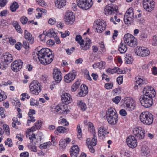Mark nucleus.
<instances>
[{"label":"nucleus","instance_id":"e2e57ef3","mask_svg":"<svg viewBox=\"0 0 157 157\" xmlns=\"http://www.w3.org/2000/svg\"><path fill=\"white\" fill-rule=\"evenodd\" d=\"M29 44L28 42L26 41H23V46L25 48L28 49L29 48Z\"/></svg>","mask_w":157,"mask_h":157},{"label":"nucleus","instance_id":"412c9836","mask_svg":"<svg viewBox=\"0 0 157 157\" xmlns=\"http://www.w3.org/2000/svg\"><path fill=\"white\" fill-rule=\"evenodd\" d=\"M71 157H76L79 152V148L77 145H75L70 150Z\"/></svg>","mask_w":157,"mask_h":157},{"label":"nucleus","instance_id":"49530a36","mask_svg":"<svg viewBox=\"0 0 157 157\" xmlns=\"http://www.w3.org/2000/svg\"><path fill=\"white\" fill-rule=\"evenodd\" d=\"M140 39L141 40H144L147 37V35L145 33H142L140 35Z\"/></svg>","mask_w":157,"mask_h":157},{"label":"nucleus","instance_id":"c85d7f7f","mask_svg":"<svg viewBox=\"0 0 157 157\" xmlns=\"http://www.w3.org/2000/svg\"><path fill=\"white\" fill-rule=\"evenodd\" d=\"M25 38L26 40H32V43L33 42V37L31 34L26 30L25 31Z\"/></svg>","mask_w":157,"mask_h":157},{"label":"nucleus","instance_id":"ddd939ff","mask_svg":"<svg viewBox=\"0 0 157 157\" xmlns=\"http://www.w3.org/2000/svg\"><path fill=\"white\" fill-rule=\"evenodd\" d=\"M143 6L147 11L151 12L154 8V2L153 0H144Z\"/></svg>","mask_w":157,"mask_h":157},{"label":"nucleus","instance_id":"5fc2aeb1","mask_svg":"<svg viewBox=\"0 0 157 157\" xmlns=\"http://www.w3.org/2000/svg\"><path fill=\"white\" fill-rule=\"evenodd\" d=\"M77 131L78 133L77 135L78 136V135L79 136H81L82 135V130L80 127V125L79 124L78 125L77 127Z\"/></svg>","mask_w":157,"mask_h":157},{"label":"nucleus","instance_id":"f03ea898","mask_svg":"<svg viewBox=\"0 0 157 157\" xmlns=\"http://www.w3.org/2000/svg\"><path fill=\"white\" fill-rule=\"evenodd\" d=\"M111 108L109 109L106 112V117L108 122L111 124H115L118 121V115Z\"/></svg>","mask_w":157,"mask_h":157},{"label":"nucleus","instance_id":"a211bd4d","mask_svg":"<svg viewBox=\"0 0 157 157\" xmlns=\"http://www.w3.org/2000/svg\"><path fill=\"white\" fill-rule=\"evenodd\" d=\"M65 21L67 25H72L75 21V17L72 12H67L65 15Z\"/></svg>","mask_w":157,"mask_h":157},{"label":"nucleus","instance_id":"b1692460","mask_svg":"<svg viewBox=\"0 0 157 157\" xmlns=\"http://www.w3.org/2000/svg\"><path fill=\"white\" fill-rule=\"evenodd\" d=\"M42 123L41 120H38L37 122L34 124V125L31 127L30 130L33 132L36 131V130H39L41 128Z\"/></svg>","mask_w":157,"mask_h":157},{"label":"nucleus","instance_id":"603ef678","mask_svg":"<svg viewBox=\"0 0 157 157\" xmlns=\"http://www.w3.org/2000/svg\"><path fill=\"white\" fill-rule=\"evenodd\" d=\"M105 86L107 89H110L113 86V84L111 83H106L105 84Z\"/></svg>","mask_w":157,"mask_h":157},{"label":"nucleus","instance_id":"864d4df0","mask_svg":"<svg viewBox=\"0 0 157 157\" xmlns=\"http://www.w3.org/2000/svg\"><path fill=\"white\" fill-rule=\"evenodd\" d=\"M3 128L4 129L6 130V134L8 135L10 134V132L9 130V126L6 124H4L3 126Z\"/></svg>","mask_w":157,"mask_h":157},{"label":"nucleus","instance_id":"cd10ccee","mask_svg":"<svg viewBox=\"0 0 157 157\" xmlns=\"http://www.w3.org/2000/svg\"><path fill=\"white\" fill-rule=\"evenodd\" d=\"M133 9L132 7L128 9V21L132 20L134 18Z\"/></svg>","mask_w":157,"mask_h":157},{"label":"nucleus","instance_id":"a878e982","mask_svg":"<svg viewBox=\"0 0 157 157\" xmlns=\"http://www.w3.org/2000/svg\"><path fill=\"white\" fill-rule=\"evenodd\" d=\"M141 151L142 155L146 156L149 153L150 150L146 146H144L142 147Z\"/></svg>","mask_w":157,"mask_h":157},{"label":"nucleus","instance_id":"f257e3e1","mask_svg":"<svg viewBox=\"0 0 157 157\" xmlns=\"http://www.w3.org/2000/svg\"><path fill=\"white\" fill-rule=\"evenodd\" d=\"M36 53L40 63L44 65L51 63L54 58L52 51L48 48H43Z\"/></svg>","mask_w":157,"mask_h":157},{"label":"nucleus","instance_id":"37998d69","mask_svg":"<svg viewBox=\"0 0 157 157\" xmlns=\"http://www.w3.org/2000/svg\"><path fill=\"white\" fill-rule=\"evenodd\" d=\"M36 1L42 7H45L47 5L46 3L43 0H36Z\"/></svg>","mask_w":157,"mask_h":157},{"label":"nucleus","instance_id":"f704fd0d","mask_svg":"<svg viewBox=\"0 0 157 157\" xmlns=\"http://www.w3.org/2000/svg\"><path fill=\"white\" fill-rule=\"evenodd\" d=\"M78 105L83 111H85L86 108V105L82 101H80L78 102Z\"/></svg>","mask_w":157,"mask_h":157},{"label":"nucleus","instance_id":"e433bc0d","mask_svg":"<svg viewBox=\"0 0 157 157\" xmlns=\"http://www.w3.org/2000/svg\"><path fill=\"white\" fill-rule=\"evenodd\" d=\"M6 98V94L4 92L0 90V102L5 100Z\"/></svg>","mask_w":157,"mask_h":157},{"label":"nucleus","instance_id":"f3484780","mask_svg":"<svg viewBox=\"0 0 157 157\" xmlns=\"http://www.w3.org/2000/svg\"><path fill=\"white\" fill-rule=\"evenodd\" d=\"M77 72L75 71L71 72L67 74L64 77V80L67 83H70L75 78Z\"/></svg>","mask_w":157,"mask_h":157},{"label":"nucleus","instance_id":"8fccbe9b","mask_svg":"<svg viewBox=\"0 0 157 157\" xmlns=\"http://www.w3.org/2000/svg\"><path fill=\"white\" fill-rule=\"evenodd\" d=\"M119 113L121 116L124 117L126 116L127 114V113L125 110L121 109L119 111Z\"/></svg>","mask_w":157,"mask_h":157},{"label":"nucleus","instance_id":"5701e85b","mask_svg":"<svg viewBox=\"0 0 157 157\" xmlns=\"http://www.w3.org/2000/svg\"><path fill=\"white\" fill-rule=\"evenodd\" d=\"M109 133V132L107 131L106 128L103 127H101L99 128L98 132V135L99 137L102 136L105 137V135Z\"/></svg>","mask_w":157,"mask_h":157},{"label":"nucleus","instance_id":"c9c22d12","mask_svg":"<svg viewBox=\"0 0 157 157\" xmlns=\"http://www.w3.org/2000/svg\"><path fill=\"white\" fill-rule=\"evenodd\" d=\"M75 40L80 45H82L84 42V40L82 39V36L80 35H77L76 36Z\"/></svg>","mask_w":157,"mask_h":157},{"label":"nucleus","instance_id":"aec40b11","mask_svg":"<svg viewBox=\"0 0 157 157\" xmlns=\"http://www.w3.org/2000/svg\"><path fill=\"white\" fill-rule=\"evenodd\" d=\"M128 45L132 47H135L137 44L136 39L132 35L128 33Z\"/></svg>","mask_w":157,"mask_h":157},{"label":"nucleus","instance_id":"72a5a7b5","mask_svg":"<svg viewBox=\"0 0 157 157\" xmlns=\"http://www.w3.org/2000/svg\"><path fill=\"white\" fill-rule=\"evenodd\" d=\"M87 125L88 126V129L89 131L91 133H95V132H94L95 130L93 123L89 122L88 123Z\"/></svg>","mask_w":157,"mask_h":157},{"label":"nucleus","instance_id":"c756f323","mask_svg":"<svg viewBox=\"0 0 157 157\" xmlns=\"http://www.w3.org/2000/svg\"><path fill=\"white\" fill-rule=\"evenodd\" d=\"M18 8L19 5L16 2H14L10 7V10L12 12H15Z\"/></svg>","mask_w":157,"mask_h":157},{"label":"nucleus","instance_id":"7c9ffc66","mask_svg":"<svg viewBox=\"0 0 157 157\" xmlns=\"http://www.w3.org/2000/svg\"><path fill=\"white\" fill-rule=\"evenodd\" d=\"M86 144L88 145V147L89 148V150L92 153H94L95 152V150L92 147L93 145L91 144V142L90 138L87 139L86 140Z\"/></svg>","mask_w":157,"mask_h":157},{"label":"nucleus","instance_id":"473e14b6","mask_svg":"<svg viewBox=\"0 0 157 157\" xmlns=\"http://www.w3.org/2000/svg\"><path fill=\"white\" fill-rule=\"evenodd\" d=\"M67 128L63 126H59L58 127L57 131H55V132H58L60 133H65L67 132Z\"/></svg>","mask_w":157,"mask_h":157},{"label":"nucleus","instance_id":"58836bf2","mask_svg":"<svg viewBox=\"0 0 157 157\" xmlns=\"http://www.w3.org/2000/svg\"><path fill=\"white\" fill-rule=\"evenodd\" d=\"M59 145L60 147L65 148L67 146V144L65 142V140L64 139H61L59 142Z\"/></svg>","mask_w":157,"mask_h":157},{"label":"nucleus","instance_id":"a18cd8bd","mask_svg":"<svg viewBox=\"0 0 157 157\" xmlns=\"http://www.w3.org/2000/svg\"><path fill=\"white\" fill-rule=\"evenodd\" d=\"M28 19L25 17H22L20 18V21L23 24H25L27 22Z\"/></svg>","mask_w":157,"mask_h":157},{"label":"nucleus","instance_id":"c03bdc74","mask_svg":"<svg viewBox=\"0 0 157 157\" xmlns=\"http://www.w3.org/2000/svg\"><path fill=\"white\" fill-rule=\"evenodd\" d=\"M48 143H49V145L51 144V143L50 142H47L46 143H44L43 144H41L40 145V148L41 149H44L47 148L48 146Z\"/></svg>","mask_w":157,"mask_h":157},{"label":"nucleus","instance_id":"4468645a","mask_svg":"<svg viewBox=\"0 0 157 157\" xmlns=\"http://www.w3.org/2000/svg\"><path fill=\"white\" fill-rule=\"evenodd\" d=\"M118 10V7L116 5H114L113 4H109L106 6L104 11L106 13L109 15H111L113 13H115L114 12L117 13Z\"/></svg>","mask_w":157,"mask_h":157},{"label":"nucleus","instance_id":"9d476101","mask_svg":"<svg viewBox=\"0 0 157 157\" xmlns=\"http://www.w3.org/2000/svg\"><path fill=\"white\" fill-rule=\"evenodd\" d=\"M133 132L137 139L140 140L144 138L145 131L144 129L142 127H139L134 128L133 130Z\"/></svg>","mask_w":157,"mask_h":157},{"label":"nucleus","instance_id":"09e8293b","mask_svg":"<svg viewBox=\"0 0 157 157\" xmlns=\"http://www.w3.org/2000/svg\"><path fill=\"white\" fill-rule=\"evenodd\" d=\"M157 44V36H153L152 40V45L153 46H156Z\"/></svg>","mask_w":157,"mask_h":157},{"label":"nucleus","instance_id":"39448f33","mask_svg":"<svg viewBox=\"0 0 157 157\" xmlns=\"http://www.w3.org/2000/svg\"><path fill=\"white\" fill-rule=\"evenodd\" d=\"M106 26L105 21L101 19L95 21L94 23V28L96 29L97 32L101 33L104 31Z\"/></svg>","mask_w":157,"mask_h":157},{"label":"nucleus","instance_id":"052dcab7","mask_svg":"<svg viewBox=\"0 0 157 157\" xmlns=\"http://www.w3.org/2000/svg\"><path fill=\"white\" fill-rule=\"evenodd\" d=\"M85 77L86 79L90 81L92 80V79L89 75V72L88 71H86L85 73Z\"/></svg>","mask_w":157,"mask_h":157},{"label":"nucleus","instance_id":"20e7f679","mask_svg":"<svg viewBox=\"0 0 157 157\" xmlns=\"http://www.w3.org/2000/svg\"><path fill=\"white\" fill-rule=\"evenodd\" d=\"M140 121L144 124L150 125L153 123V116L148 112L142 113L140 114Z\"/></svg>","mask_w":157,"mask_h":157},{"label":"nucleus","instance_id":"dca6fc26","mask_svg":"<svg viewBox=\"0 0 157 157\" xmlns=\"http://www.w3.org/2000/svg\"><path fill=\"white\" fill-rule=\"evenodd\" d=\"M61 72L59 69L57 68H55L54 69L53 76L54 79L55 80V83L53 82L54 85H55V83H59L61 80Z\"/></svg>","mask_w":157,"mask_h":157},{"label":"nucleus","instance_id":"bb28decb","mask_svg":"<svg viewBox=\"0 0 157 157\" xmlns=\"http://www.w3.org/2000/svg\"><path fill=\"white\" fill-rule=\"evenodd\" d=\"M12 25L15 28L16 30L18 33H22V30L18 23L16 21H14L13 22Z\"/></svg>","mask_w":157,"mask_h":157},{"label":"nucleus","instance_id":"338daca9","mask_svg":"<svg viewBox=\"0 0 157 157\" xmlns=\"http://www.w3.org/2000/svg\"><path fill=\"white\" fill-rule=\"evenodd\" d=\"M35 114V111L33 109H30L29 112L28 113V115L29 116H32L33 115Z\"/></svg>","mask_w":157,"mask_h":157},{"label":"nucleus","instance_id":"bf43d9fd","mask_svg":"<svg viewBox=\"0 0 157 157\" xmlns=\"http://www.w3.org/2000/svg\"><path fill=\"white\" fill-rule=\"evenodd\" d=\"M74 50L75 48L74 47H72L70 49H67L66 50V52L68 55H70Z\"/></svg>","mask_w":157,"mask_h":157},{"label":"nucleus","instance_id":"4c0bfd02","mask_svg":"<svg viewBox=\"0 0 157 157\" xmlns=\"http://www.w3.org/2000/svg\"><path fill=\"white\" fill-rule=\"evenodd\" d=\"M88 91L87 90L83 91L82 90H80V91L78 94V96L79 97H84L88 93Z\"/></svg>","mask_w":157,"mask_h":157},{"label":"nucleus","instance_id":"2f4dec72","mask_svg":"<svg viewBox=\"0 0 157 157\" xmlns=\"http://www.w3.org/2000/svg\"><path fill=\"white\" fill-rule=\"evenodd\" d=\"M80 82L78 81H77L71 86V91L72 92H75L77 89L78 88L80 85Z\"/></svg>","mask_w":157,"mask_h":157},{"label":"nucleus","instance_id":"0eeeda50","mask_svg":"<svg viewBox=\"0 0 157 157\" xmlns=\"http://www.w3.org/2000/svg\"><path fill=\"white\" fill-rule=\"evenodd\" d=\"M134 52L136 55L142 57L146 56L149 55L150 53L148 49L138 46L135 48Z\"/></svg>","mask_w":157,"mask_h":157},{"label":"nucleus","instance_id":"6ab92c4d","mask_svg":"<svg viewBox=\"0 0 157 157\" xmlns=\"http://www.w3.org/2000/svg\"><path fill=\"white\" fill-rule=\"evenodd\" d=\"M137 146V141L135 137L133 136H128V146L130 148H134Z\"/></svg>","mask_w":157,"mask_h":157},{"label":"nucleus","instance_id":"1a4fd4ad","mask_svg":"<svg viewBox=\"0 0 157 157\" xmlns=\"http://www.w3.org/2000/svg\"><path fill=\"white\" fill-rule=\"evenodd\" d=\"M30 90L32 94L37 95L40 91V87L39 83L35 81L30 83L29 85Z\"/></svg>","mask_w":157,"mask_h":157},{"label":"nucleus","instance_id":"6e6d98bb","mask_svg":"<svg viewBox=\"0 0 157 157\" xmlns=\"http://www.w3.org/2000/svg\"><path fill=\"white\" fill-rule=\"evenodd\" d=\"M8 23L6 21L2 19L1 21V26L3 27L4 26L7 25Z\"/></svg>","mask_w":157,"mask_h":157},{"label":"nucleus","instance_id":"680f3d73","mask_svg":"<svg viewBox=\"0 0 157 157\" xmlns=\"http://www.w3.org/2000/svg\"><path fill=\"white\" fill-rule=\"evenodd\" d=\"M29 153L28 152H24L21 153L20 155V157H28Z\"/></svg>","mask_w":157,"mask_h":157},{"label":"nucleus","instance_id":"4d7b16f0","mask_svg":"<svg viewBox=\"0 0 157 157\" xmlns=\"http://www.w3.org/2000/svg\"><path fill=\"white\" fill-rule=\"evenodd\" d=\"M117 81L119 84H121L122 83L123 81V76H121L117 78Z\"/></svg>","mask_w":157,"mask_h":157},{"label":"nucleus","instance_id":"393cba45","mask_svg":"<svg viewBox=\"0 0 157 157\" xmlns=\"http://www.w3.org/2000/svg\"><path fill=\"white\" fill-rule=\"evenodd\" d=\"M55 2L56 7L59 9L63 7L66 4L65 0H56Z\"/></svg>","mask_w":157,"mask_h":157},{"label":"nucleus","instance_id":"774afa93","mask_svg":"<svg viewBox=\"0 0 157 157\" xmlns=\"http://www.w3.org/2000/svg\"><path fill=\"white\" fill-rule=\"evenodd\" d=\"M9 41L10 44L12 45H13L16 43V40L13 39L12 37L10 38Z\"/></svg>","mask_w":157,"mask_h":157},{"label":"nucleus","instance_id":"f8f14e48","mask_svg":"<svg viewBox=\"0 0 157 157\" xmlns=\"http://www.w3.org/2000/svg\"><path fill=\"white\" fill-rule=\"evenodd\" d=\"M61 100L65 104L63 105V107L65 109L67 108L68 106L67 104L71 102L72 101L71 97L70 94L68 93H64L61 96Z\"/></svg>","mask_w":157,"mask_h":157},{"label":"nucleus","instance_id":"9b49d317","mask_svg":"<svg viewBox=\"0 0 157 157\" xmlns=\"http://www.w3.org/2000/svg\"><path fill=\"white\" fill-rule=\"evenodd\" d=\"M143 93L144 96L153 98L154 97L156 94V92L154 88L151 86H146L144 87L143 91Z\"/></svg>","mask_w":157,"mask_h":157},{"label":"nucleus","instance_id":"13d9d810","mask_svg":"<svg viewBox=\"0 0 157 157\" xmlns=\"http://www.w3.org/2000/svg\"><path fill=\"white\" fill-rule=\"evenodd\" d=\"M116 67H115L114 68L112 69L110 68H109L107 70V71L108 73L113 74L116 72Z\"/></svg>","mask_w":157,"mask_h":157},{"label":"nucleus","instance_id":"7ed1b4c3","mask_svg":"<svg viewBox=\"0 0 157 157\" xmlns=\"http://www.w3.org/2000/svg\"><path fill=\"white\" fill-rule=\"evenodd\" d=\"M13 59L12 55L9 53L6 52L3 54L1 59V63L0 64V68L2 69H5L6 65L10 64Z\"/></svg>","mask_w":157,"mask_h":157},{"label":"nucleus","instance_id":"69168bd1","mask_svg":"<svg viewBox=\"0 0 157 157\" xmlns=\"http://www.w3.org/2000/svg\"><path fill=\"white\" fill-rule=\"evenodd\" d=\"M6 0H0V7L5 6L6 4Z\"/></svg>","mask_w":157,"mask_h":157},{"label":"nucleus","instance_id":"de8ad7c7","mask_svg":"<svg viewBox=\"0 0 157 157\" xmlns=\"http://www.w3.org/2000/svg\"><path fill=\"white\" fill-rule=\"evenodd\" d=\"M60 124L63 126H68L69 124V123L64 118H63Z\"/></svg>","mask_w":157,"mask_h":157},{"label":"nucleus","instance_id":"6e6552de","mask_svg":"<svg viewBox=\"0 0 157 157\" xmlns=\"http://www.w3.org/2000/svg\"><path fill=\"white\" fill-rule=\"evenodd\" d=\"M78 6L82 9L86 10L92 5V0H77Z\"/></svg>","mask_w":157,"mask_h":157},{"label":"nucleus","instance_id":"4be33fe9","mask_svg":"<svg viewBox=\"0 0 157 157\" xmlns=\"http://www.w3.org/2000/svg\"><path fill=\"white\" fill-rule=\"evenodd\" d=\"M136 107L135 101L131 98H128V111H132L135 109Z\"/></svg>","mask_w":157,"mask_h":157},{"label":"nucleus","instance_id":"79ce46f5","mask_svg":"<svg viewBox=\"0 0 157 157\" xmlns=\"http://www.w3.org/2000/svg\"><path fill=\"white\" fill-rule=\"evenodd\" d=\"M121 97L120 96H117L115 98H113L112 101L116 104H118L121 100Z\"/></svg>","mask_w":157,"mask_h":157},{"label":"nucleus","instance_id":"3c124183","mask_svg":"<svg viewBox=\"0 0 157 157\" xmlns=\"http://www.w3.org/2000/svg\"><path fill=\"white\" fill-rule=\"evenodd\" d=\"M36 120L34 119V117L33 116H29L27 121V123L28 124L31 122H34Z\"/></svg>","mask_w":157,"mask_h":157},{"label":"nucleus","instance_id":"423d86ee","mask_svg":"<svg viewBox=\"0 0 157 157\" xmlns=\"http://www.w3.org/2000/svg\"><path fill=\"white\" fill-rule=\"evenodd\" d=\"M152 98L147 96H141L140 98V101L143 106L147 108L150 107L153 104Z\"/></svg>","mask_w":157,"mask_h":157},{"label":"nucleus","instance_id":"2eb2a0df","mask_svg":"<svg viewBox=\"0 0 157 157\" xmlns=\"http://www.w3.org/2000/svg\"><path fill=\"white\" fill-rule=\"evenodd\" d=\"M23 63L22 61L20 59L15 61L11 64L12 70L15 72L19 71L22 67Z\"/></svg>","mask_w":157,"mask_h":157},{"label":"nucleus","instance_id":"a19ab883","mask_svg":"<svg viewBox=\"0 0 157 157\" xmlns=\"http://www.w3.org/2000/svg\"><path fill=\"white\" fill-rule=\"evenodd\" d=\"M28 147L30 148L32 151L35 152H36L37 151L36 147L35 144H32V143H30Z\"/></svg>","mask_w":157,"mask_h":157},{"label":"nucleus","instance_id":"ea45409f","mask_svg":"<svg viewBox=\"0 0 157 157\" xmlns=\"http://www.w3.org/2000/svg\"><path fill=\"white\" fill-rule=\"evenodd\" d=\"M93 137L92 139L91 142V144L93 146H95L96 145L97 142V137L95 134H94Z\"/></svg>","mask_w":157,"mask_h":157},{"label":"nucleus","instance_id":"0e129e2a","mask_svg":"<svg viewBox=\"0 0 157 157\" xmlns=\"http://www.w3.org/2000/svg\"><path fill=\"white\" fill-rule=\"evenodd\" d=\"M125 44V43H122V42L121 41L119 46L121 47L122 48H123L124 50H125L127 51V44H126V45Z\"/></svg>","mask_w":157,"mask_h":157}]
</instances>
